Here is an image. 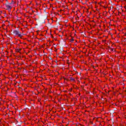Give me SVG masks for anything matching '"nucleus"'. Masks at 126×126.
<instances>
[{"label": "nucleus", "instance_id": "nucleus-10", "mask_svg": "<svg viewBox=\"0 0 126 126\" xmlns=\"http://www.w3.org/2000/svg\"><path fill=\"white\" fill-rule=\"evenodd\" d=\"M49 59L50 60H53V59H52V57H49Z\"/></svg>", "mask_w": 126, "mask_h": 126}, {"label": "nucleus", "instance_id": "nucleus-5", "mask_svg": "<svg viewBox=\"0 0 126 126\" xmlns=\"http://www.w3.org/2000/svg\"><path fill=\"white\" fill-rule=\"evenodd\" d=\"M73 41H74V39H73V37H72L70 40V42H73Z\"/></svg>", "mask_w": 126, "mask_h": 126}, {"label": "nucleus", "instance_id": "nucleus-8", "mask_svg": "<svg viewBox=\"0 0 126 126\" xmlns=\"http://www.w3.org/2000/svg\"><path fill=\"white\" fill-rule=\"evenodd\" d=\"M111 52H114V48H110Z\"/></svg>", "mask_w": 126, "mask_h": 126}, {"label": "nucleus", "instance_id": "nucleus-16", "mask_svg": "<svg viewBox=\"0 0 126 126\" xmlns=\"http://www.w3.org/2000/svg\"><path fill=\"white\" fill-rule=\"evenodd\" d=\"M52 38H54V36H52Z\"/></svg>", "mask_w": 126, "mask_h": 126}, {"label": "nucleus", "instance_id": "nucleus-6", "mask_svg": "<svg viewBox=\"0 0 126 126\" xmlns=\"http://www.w3.org/2000/svg\"><path fill=\"white\" fill-rule=\"evenodd\" d=\"M18 35L19 37H20V38H21V37H22V34H21L20 33H19Z\"/></svg>", "mask_w": 126, "mask_h": 126}, {"label": "nucleus", "instance_id": "nucleus-11", "mask_svg": "<svg viewBox=\"0 0 126 126\" xmlns=\"http://www.w3.org/2000/svg\"><path fill=\"white\" fill-rule=\"evenodd\" d=\"M13 1H12V2H11V3H9V4H11L12 3H13Z\"/></svg>", "mask_w": 126, "mask_h": 126}, {"label": "nucleus", "instance_id": "nucleus-4", "mask_svg": "<svg viewBox=\"0 0 126 126\" xmlns=\"http://www.w3.org/2000/svg\"><path fill=\"white\" fill-rule=\"evenodd\" d=\"M21 51V49H17V52H18V53H20Z\"/></svg>", "mask_w": 126, "mask_h": 126}, {"label": "nucleus", "instance_id": "nucleus-15", "mask_svg": "<svg viewBox=\"0 0 126 126\" xmlns=\"http://www.w3.org/2000/svg\"><path fill=\"white\" fill-rule=\"evenodd\" d=\"M117 9H118V10H119V8H117Z\"/></svg>", "mask_w": 126, "mask_h": 126}, {"label": "nucleus", "instance_id": "nucleus-14", "mask_svg": "<svg viewBox=\"0 0 126 126\" xmlns=\"http://www.w3.org/2000/svg\"><path fill=\"white\" fill-rule=\"evenodd\" d=\"M93 68H95V66H93Z\"/></svg>", "mask_w": 126, "mask_h": 126}, {"label": "nucleus", "instance_id": "nucleus-9", "mask_svg": "<svg viewBox=\"0 0 126 126\" xmlns=\"http://www.w3.org/2000/svg\"><path fill=\"white\" fill-rule=\"evenodd\" d=\"M46 21H45V20H43V21L42 22V23H45Z\"/></svg>", "mask_w": 126, "mask_h": 126}, {"label": "nucleus", "instance_id": "nucleus-7", "mask_svg": "<svg viewBox=\"0 0 126 126\" xmlns=\"http://www.w3.org/2000/svg\"><path fill=\"white\" fill-rule=\"evenodd\" d=\"M6 4H9V2H8V1L7 0H6Z\"/></svg>", "mask_w": 126, "mask_h": 126}, {"label": "nucleus", "instance_id": "nucleus-13", "mask_svg": "<svg viewBox=\"0 0 126 126\" xmlns=\"http://www.w3.org/2000/svg\"><path fill=\"white\" fill-rule=\"evenodd\" d=\"M103 42H106V40H103Z\"/></svg>", "mask_w": 126, "mask_h": 126}, {"label": "nucleus", "instance_id": "nucleus-2", "mask_svg": "<svg viewBox=\"0 0 126 126\" xmlns=\"http://www.w3.org/2000/svg\"><path fill=\"white\" fill-rule=\"evenodd\" d=\"M5 5L6 7V9H7V10H8L9 11H10V10H11V6L7 4H5Z\"/></svg>", "mask_w": 126, "mask_h": 126}, {"label": "nucleus", "instance_id": "nucleus-3", "mask_svg": "<svg viewBox=\"0 0 126 126\" xmlns=\"http://www.w3.org/2000/svg\"><path fill=\"white\" fill-rule=\"evenodd\" d=\"M70 80H71V81H75V80L72 77L70 78Z\"/></svg>", "mask_w": 126, "mask_h": 126}, {"label": "nucleus", "instance_id": "nucleus-12", "mask_svg": "<svg viewBox=\"0 0 126 126\" xmlns=\"http://www.w3.org/2000/svg\"><path fill=\"white\" fill-rule=\"evenodd\" d=\"M110 8H114V7L112 6L111 7H110Z\"/></svg>", "mask_w": 126, "mask_h": 126}, {"label": "nucleus", "instance_id": "nucleus-1", "mask_svg": "<svg viewBox=\"0 0 126 126\" xmlns=\"http://www.w3.org/2000/svg\"><path fill=\"white\" fill-rule=\"evenodd\" d=\"M21 32H20V31H19V30L18 31H17V30H13L12 31V34L13 35H15L16 36L18 35L19 34H21Z\"/></svg>", "mask_w": 126, "mask_h": 126}]
</instances>
